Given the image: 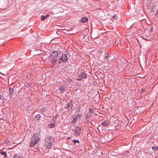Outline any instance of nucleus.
<instances>
[{
	"label": "nucleus",
	"mask_w": 158,
	"mask_h": 158,
	"mask_svg": "<svg viewBox=\"0 0 158 158\" xmlns=\"http://www.w3.org/2000/svg\"><path fill=\"white\" fill-rule=\"evenodd\" d=\"M59 51H54L52 52L48 57L49 60L51 61V62L53 66H54L55 63L57 61V57L58 56Z\"/></svg>",
	"instance_id": "1"
},
{
	"label": "nucleus",
	"mask_w": 158,
	"mask_h": 158,
	"mask_svg": "<svg viewBox=\"0 0 158 158\" xmlns=\"http://www.w3.org/2000/svg\"><path fill=\"white\" fill-rule=\"evenodd\" d=\"M39 134L35 133L32 136L30 141V146L32 147H34L39 141Z\"/></svg>",
	"instance_id": "2"
},
{
	"label": "nucleus",
	"mask_w": 158,
	"mask_h": 158,
	"mask_svg": "<svg viewBox=\"0 0 158 158\" xmlns=\"http://www.w3.org/2000/svg\"><path fill=\"white\" fill-rule=\"evenodd\" d=\"M54 140V138L53 136H46L45 139V144L47 147L48 148H50L52 145L53 143Z\"/></svg>",
	"instance_id": "3"
},
{
	"label": "nucleus",
	"mask_w": 158,
	"mask_h": 158,
	"mask_svg": "<svg viewBox=\"0 0 158 158\" xmlns=\"http://www.w3.org/2000/svg\"><path fill=\"white\" fill-rule=\"evenodd\" d=\"M73 106L72 100H70L69 103L66 105L65 107L68 110H71L72 109Z\"/></svg>",
	"instance_id": "4"
},
{
	"label": "nucleus",
	"mask_w": 158,
	"mask_h": 158,
	"mask_svg": "<svg viewBox=\"0 0 158 158\" xmlns=\"http://www.w3.org/2000/svg\"><path fill=\"white\" fill-rule=\"evenodd\" d=\"M82 114H78L76 115V117L73 116V120H72L71 123H75L77 122V120L80 118Z\"/></svg>",
	"instance_id": "5"
},
{
	"label": "nucleus",
	"mask_w": 158,
	"mask_h": 158,
	"mask_svg": "<svg viewBox=\"0 0 158 158\" xmlns=\"http://www.w3.org/2000/svg\"><path fill=\"white\" fill-rule=\"evenodd\" d=\"M74 131L75 135L79 136L81 133V128L80 127L77 126L76 127Z\"/></svg>",
	"instance_id": "6"
},
{
	"label": "nucleus",
	"mask_w": 158,
	"mask_h": 158,
	"mask_svg": "<svg viewBox=\"0 0 158 158\" xmlns=\"http://www.w3.org/2000/svg\"><path fill=\"white\" fill-rule=\"evenodd\" d=\"M62 60L63 62H66L68 61V57L65 54H62L61 57H60V60Z\"/></svg>",
	"instance_id": "7"
},
{
	"label": "nucleus",
	"mask_w": 158,
	"mask_h": 158,
	"mask_svg": "<svg viewBox=\"0 0 158 158\" xmlns=\"http://www.w3.org/2000/svg\"><path fill=\"white\" fill-rule=\"evenodd\" d=\"M66 86H65L64 85L60 86L59 87V89L60 91V92L61 93H63L66 89Z\"/></svg>",
	"instance_id": "8"
},
{
	"label": "nucleus",
	"mask_w": 158,
	"mask_h": 158,
	"mask_svg": "<svg viewBox=\"0 0 158 158\" xmlns=\"http://www.w3.org/2000/svg\"><path fill=\"white\" fill-rule=\"evenodd\" d=\"M14 91V89L13 88L10 87L9 89V95L11 97Z\"/></svg>",
	"instance_id": "9"
},
{
	"label": "nucleus",
	"mask_w": 158,
	"mask_h": 158,
	"mask_svg": "<svg viewBox=\"0 0 158 158\" xmlns=\"http://www.w3.org/2000/svg\"><path fill=\"white\" fill-rule=\"evenodd\" d=\"M88 20V18L86 17H84L81 18V21L82 23L86 22Z\"/></svg>",
	"instance_id": "10"
},
{
	"label": "nucleus",
	"mask_w": 158,
	"mask_h": 158,
	"mask_svg": "<svg viewBox=\"0 0 158 158\" xmlns=\"http://www.w3.org/2000/svg\"><path fill=\"white\" fill-rule=\"evenodd\" d=\"M80 76H81V77L82 78H85L87 77V75L84 72H82L81 73V75Z\"/></svg>",
	"instance_id": "11"
},
{
	"label": "nucleus",
	"mask_w": 158,
	"mask_h": 158,
	"mask_svg": "<svg viewBox=\"0 0 158 158\" xmlns=\"http://www.w3.org/2000/svg\"><path fill=\"white\" fill-rule=\"evenodd\" d=\"M102 124L105 126H107L109 125V123L106 120L104 121L102 123Z\"/></svg>",
	"instance_id": "12"
},
{
	"label": "nucleus",
	"mask_w": 158,
	"mask_h": 158,
	"mask_svg": "<svg viewBox=\"0 0 158 158\" xmlns=\"http://www.w3.org/2000/svg\"><path fill=\"white\" fill-rule=\"evenodd\" d=\"M6 152H5L4 151H0V154H1L2 155H4L3 157L4 158H6L7 156L6 154Z\"/></svg>",
	"instance_id": "13"
},
{
	"label": "nucleus",
	"mask_w": 158,
	"mask_h": 158,
	"mask_svg": "<svg viewBox=\"0 0 158 158\" xmlns=\"http://www.w3.org/2000/svg\"><path fill=\"white\" fill-rule=\"evenodd\" d=\"M92 114L90 113H88L85 116V118L86 119H88L91 116Z\"/></svg>",
	"instance_id": "14"
},
{
	"label": "nucleus",
	"mask_w": 158,
	"mask_h": 158,
	"mask_svg": "<svg viewBox=\"0 0 158 158\" xmlns=\"http://www.w3.org/2000/svg\"><path fill=\"white\" fill-rule=\"evenodd\" d=\"M55 123H50L48 125V126L51 128H54L55 127Z\"/></svg>",
	"instance_id": "15"
},
{
	"label": "nucleus",
	"mask_w": 158,
	"mask_h": 158,
	"mask_svg": "<svg viewBox=\"0 0 158 158\" xmlns=\"http://www.w3.org/2000/svg\"><path fill=\"white\" fill-rule=\"evenodd\" d=\"M13 158H23V157L22 155L18 156L16 154H15L13 156Z\"/></svg>",
	"instance_id": "16"
},
{
	"label": "nucleus",
	"mask_w": 158,
	"mask_h": 158,
	"mask_svg": "<svg viewBox=\"0 0 158 158\" xmlns=\"http://www.w3.org/2000/svg\"><path fill=\"white\" fill-rule=\"evenodd\" d=\"M40 118V116L39 114H38L36 115V116L35 117V119L39 120Z\"/></svg>",
	"instance_id": "17"
},
{
	"label": "nucleus",
	"mask_w": 158,
	"mask_h": 158,
	"mask_svg": "<svg viewBox=\"0 0 158 158\" xmlns=\"http://www.w3.org/2000/svg\"><path fill=\"white\" fill-rule=\"evenodd\" d=\"M156 5H155L151 9V12H154L155 9L156 8Z\"/></svg>",
	"instance_id": "18"
},
{
	"label": "nucleus",
	"mask_w": 158,
	"mask_h": 158,
	"mask_svg": "<svg viewBox=\"0 0 158 158\" xmlns=\"http://www.w3.org/2000/svg\"><path fill=\"white\" fill-rule=\"evenodd\" d=\"M41 20L42 21H44L45 19H46V18L45 17V16L44 15H42L41 16Z\"/></svg>",
	"instance_id": "19"
},
{
	"label": "nucleus",
	"mask_w": 158,
	"mask_h": 158,
	"mask_svg": "<svg viewBox=\"0 0 158 158\" xmlns=\"http://www.w3.org/2000/svg\"><path fill=\"white\" fill-rule=\"evenodd\" d=\"M74 143H79V141L78 140H75L74 139L72 141Z\"/></svg>",
	"instance_id": "20"
},
{
	"label": "nucleus",
	"mask_w": 158,
	"mask_h": 158,
	"mask_svg": "<svg viewBox=\"0 0 158 158\" xmlns=\"http://www.w3.org/2000/svg\"><path fill=\"white\" fill-rule=\"evenodd\" d=\"M152 148L154 151L157 150L158 149V147L153 146L152 147Z\"/></svg>",
	"instance_id": "21"
},
{
	"label": "nucleus",
	"mask_w": 158,
	"mask_h": 158,
	"mask_svg": "<svg viewBox=\"0 0 158 158\" xmlns=\"http://www.w3.org/2000/svg\"><path fill=\"white\" fill-rule=\"evenodd\" d=\"M117 18H118V17L116 15H115L113 16L112 19L114 20H116L117 19Z\"/></svg>",
	"instance_id": "22"
},
{
	"label": "nucleus",
	"mask_w": 158,
	"mask_h": 158,
	"mask_svg": "<svg viewBox=\"0 0 158 158\" xmlns=\"http://www.w3.org/2000/svg\"><path fill=\"white\" fill-rule=\"evenodd\" d=\"M58 63H59V64H60L62 63V62L63 61H62V60H60V58L58 59Z\"/></svg>",
	"instance_id": "23"
},
{
	"label": "nucleus",
	"mask_w": 158,
	"mask_h": 158,
	"mask_svg": "<svg viewBox=\"0 0 158 158\" xmlns=\"http://www.w3.org/2000/svg\"><path fill=\"white\" fill-rule=\"evenodd\" d=\"M56 120V119L55 118V117H53V118H52V121L53 122L55 123Z\"/></svg>",
	"instance_id": "24"
},
{
	"label": "nucleus",
	"mask_w": 158,
	"mask_h": 158,
	"mask_svg": "<svg viewBox=\"0 0 158 158\" xmlns=\"http://www.w3.org/2000/svg\"><path fill=\"white\" fill-rule=\"evenodd\" d=\"M89 112L92 113H94V110L93 109L91 108L90 109V111Z\"/></svg>",
	"instance_id": "25"
},
{
	"label": "nucleus",
	"mask_w": 158,
	"mask_h": 158,
	"mask_svg": "<svg viewBox=\"0 0 158 158\" xmlns=\"http://www.w3.org/2000/svg\"><path fill=\"white\" fill-rule=\"evenodd\" d=\"M29 38H27V39H26V41L27 43H30V40H28ZM31 43V42H30V43Z\"/></svg>",
	"instance_id": "26"
},
{
	"label": "nucleus",
	"mask_w": 158,
	"mask_h": 158,
	"mask_svg": "<svg viewBox=\"0 0 158 158\" xmlns=\"http://www.w3.org/2000/svg\"><path fill=\"white\" fill-rule=\"evenodd\" d=\"M109 56V55L108 54V53H106V55H105V58H107Z\"/></svg>",
	"instance_id": "27"
},
{
	"label": "nucleus",
	"mask_w": 158,
	"mask_h": 158,
	"mask_svg": "<svg viewBox=\"0 0 158 158\" xmlns=\"http://www.w3.org/2000/svg\"><path fill=\"white\" fill-rule=\"evenodd\" d=\"M58 117V115L57 114L56 115L54 116L53 117H55V118L56 119V118Z\"/></svg>",
	"instance_id": "28"
},
{
	"label": "nucleus",
	"mask_w": 158,
	"mask_h": 158,
	"mask_svg": "<svg viewBox=\"0 0 158 158\" xmlns=\"http://www.w3.org/2000/svg\"><path fill=\"white\" fill-rule=\"evenodd\" d=\"M145 91V89H141V93H142V92H144Z\"/></svg>",
	"instance_id": "29"
},
{
	"label": "nucleus",
	"mask_w": 158,
	"mask_h": 158,
	"mask_svg": "<svg viewBox=\"0 0 158 158\" xmlns=\"http://www.w3.org/2000/svg\"><path fill=\"white\" fill-rule=\"evenodd\" d=\"M49 16V14H48L46 15V16H45V17L46 18H47Z\"/></svg>",
	"instance_id": "30"
},
{
	"label": "nucleus",
	"mask_w": 158,
	"mask_h": 158,
	"mask_svg": "<svg viewBox=\"0 0 158 158\" xmlns=\"http://www.w3.org/2000/svg\"><path fill=\"white\" fill-rule=\"evenodd\" d=\"M158 14V10H157L156 13V15H157Z\"/></svg>",
	"instance_id": "31"
},
{
	"label": "nucleus",
	"mask_w": 158,
	"mask_h": 158,
	"mask_svg": "<svg viewBox=\"0 0 158 158\" xmlns=\"http://www.w3.org/2000/svg\"><path fill=\"white\" fill-rule=\"evenodd\" d=\"M71 138V137H68V138H67V139H68V140H69V139H70V138Z\"/></svg>",
	"instance_id": "32"
},
{
	"label": "nucleus",
	"mask_w": 158,
	"mask_h": 158,
	"mask_svg": "<svg viewBox=\"0 0 158 158\" xmlns=\"http://www.w3.org/2000/svg\"><path fill=\"white\" fill-rule=\"evenodd\" d=\"M2 98V95H0V99H1Z\"/></svg>",
	"instance_id": "33"
},
{
	"label": "nucleus",
	"mask_w": 158,
	"mask_h": 158,
	"mask_svg": "<svg viewBox=\"0 0 158 158\" xmlns=\"http://www.w3.org/2000/svg\"><path fill=\"white\" fill-rule=\"evenodd\" d=\"M148 0L150 2H151L152 1V0Z\"/></svg>",
	"instance_id": "34"
},
{
	"label": "nucleus",
	"mask_w": 158,
	"mask_h": 158,
	"mask_svg": "<svg viewBox=\"0 0 158 158\" xmlns=\"http://www.w3.org/2000/svg\"><path fill=\"white\" fill-rule=\"evenodd\" d=\"M151 30H152V28H151Z\"/></svg>",
	"instance_id": "35"
}]
</instances>
